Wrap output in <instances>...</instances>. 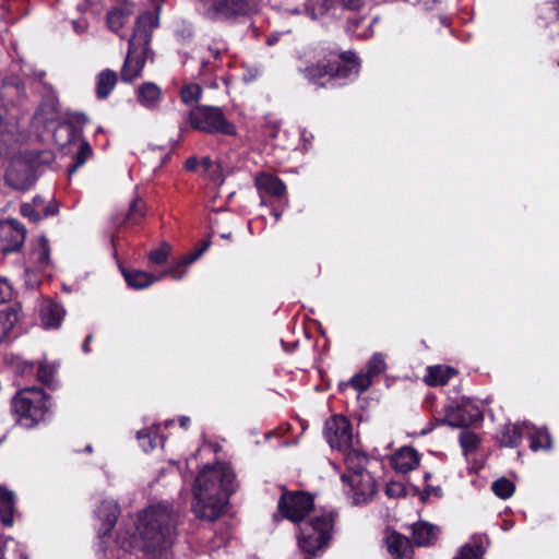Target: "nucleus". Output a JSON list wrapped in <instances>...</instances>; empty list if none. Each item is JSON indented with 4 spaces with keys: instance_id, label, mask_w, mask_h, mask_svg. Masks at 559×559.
<instances>
[{
    "instance_id": "29",
    "label": "nucleus",
    "mask_w": 559,
    "mask_h": 559,
    "mask_svg": "<svg viewBox=\"0 0 559 559\" xmlns=\"http://www.w3.org/2000/svg\"><path fill=\"white\" fill-rule=\"evenodd\" d=\"M60 367L59 361H49L47 359L38 361L37 378L40 382L52 386L55 384V376Z\"/></svg>"
},
{
    "instance_id": "44",
    "label": "nucleus",
    "mask_w": 559,
    "mask_h": 559,
    "mask_svg": "<svg viewBox=\"0 0 559 559\" xmlns=\"http://www.w3.org/2000/svg\"><path fill=\"white\" fill-rule=\"evenodd\" d=\"M13 289L5 278H0V302H7L12 299Z\"/></svg>"
},
{
    "instance_id": "28",
    "label": "nucleus",
    "mask_w": 559,
    "mask_h": 559,
    "mask_svg": "<svg viewBox=\"0 0 559 559\" xmlns=\"http://www.w3.org/2000/svg\"><path fill=\"white\" fill-rule=\"evenodd\" d=\"M377 19H367L365 16H352L348 17V29L355 34L357 37L367 38L370 37L373 32L371 29V24L376 22Z\"/></svg>"
},
{
    "instance_id": "19",
    "label": "nucleus",
    "mask_w": 559,
    "mask_h": 559,
    "mask_svg": "<svg viewBox=\"0 0 559 559\" xmlns=\"http://www.w3.org/2000/svg\"><path fill=\"white\" fill-rule=\"evenodd\" d=\"M119 513L120 509L116 501L110 499L102 501L96 511V515L103 522V527L106 533L112 530L118 520Z\"/></svg>"
},
{
    "instance_id": "25",
    "label": "nucleus",
    "mask_w": 559,
    "mask_h": 559,
    "mask_svg": "<svg viewBox=\"0 0 559 559\" xmlns=\"http://www.w3.org/2000/svg\"><path fill=\"white\" fill-rule=\"evenodd\" d=\"M485 538L483 536H473L468 543L462 546L459 555L454 559H484Z\"/></svg>"
},
{
    "instance_id": "17",
    "label": "nucleus",
    "mask_w": 559,
    "mask_h": 559,
    "mask_svg": "<svg viewBox=\"0 0 559 559\" xmlns=\"http://www.w3.org/2000/svg\"><path fill=\"white\" fill-rule=\"evenodd\" d=\"M162 99V90L152 82L141 84L136 88V100L146 109H155Z\"/></svg>"
},
{
    "instance_id": "30",
    "label": "nucleus",
    "mask_w": 559,
    "mask_h": 559,
    "mask_svg": "<svg viewBox=\"0 0 559 559\" xmlns=\"http://www.w3.org/2000/svg\"><path fill=\"white\" fill-rule=\"evenodd\" d=\"M132 11L130 9H121V8H115L111 11L108 12L107 15V24L108 27L115 32L118 33L120 28L124 26V24L129 21V17L131 15Z\"/></svg>"
},
{
    "instance_id": "16",
    "label": "nucleus",
    "mask_w": 559,
    "mask_h": 559,
    "mask_svg": "<svg viewBox=\"0 0 559 559\" xmlns=\"http://www.w3.org/2000/svg\"><path fill=\"white\" fill-rule=\"evenodd\" d=\"M386 547L389 554L394 559H412L413 548L411 542L399 533H391L386 537Z\"/></svg>"
},
{
    "instance_id": "35",
    "label": "nucleus",
    "mask_w": 559,
    "mask_h": 559,
    "mask_svg": "<svg viewBox=\"0 0 559 559\" xmlns=\"http://www.w3.org/2000/svg\"><path fill=\"white\" fill-rule=\"evenodd\" d=\"M49 253L48 240L44 237L39 238L37 248L33 251L34 259L39 265H47L49 263Z\"/></svg>"
},
{
    "instance_id": "56",
    "label": "nucleus",
    "mask_w": 559,
    "mask_h": 559,
    "mask_svg": "<svg viewBox=\"0 0 559 559\" xmlns=\"http://www.w3.org/2000/svg\"><path fill=\"white\" fill-rule=\"evenodd\" d=\"M203 163H204L205 165H210L211 160H210V158H204V159H203Z\"/></svg>"
},
{
    "instance_id": "47",
    "label": "nucleus",
    "mask_w": 559,
    "mask_h": 559,
    "mask_svg": "<svg viewBox=\"0 0 559 559\" xmlns=\"http://www.w3.org/2000/svg\"><path fill=\"white\" fill-rule=\"evenodd\" d=\"M344 7L355 10L364 5L368 0H340Z\"/></svg>"
},
{
    "instance_id": "11",
    "label": "nucleus",
    "mask_w": 559,
    "mask_h": 559,
    "mask_svg": "<svg viewBox=\"0 0 559 559\" xmlns=\"http://www.w3.org/2000/svg\"><path fill=\"white\" fill-rule=\"evenodd\" d=\"M25 235L24 226L16 219L0 222V252L10 253L20 250Z\"/></svg>"
},
{
    "instance_id": "9",
    "label": "nucleus",
    "mask_w": 559,
    "mask_h": 559,
    "mask_svg": "<svg viewBox=\"0 0 559 559\" xmlns=\"http://www.w3.org/2000/svg\"><path fill=\"white\" fill-rule=\"evenodd\" d=\"M245 0H211L203 7V14L212 21H229L251 12Z\"/></svg>"
},
{
    "instance_id": "55",
    "label": "nucleus",
    "mask_w": 559,
    "mask_h": 559,
    "mask_svg": "<svg viewBox=\"0 0 559 559\" xmlns=\"http://www.w3.org/2000/svg\"><path fill=\"white\" fill-rule=\"evenodd\" d=\"M5 176L8 179H10L12 177V169H9Z\"/></svg>"
},
{
    "instance_id": "21",
    "label": "nucleus",
    "mask_w": 559,
    "mask_h": 559,
    "mask_svg": "<svg viewBox=\"0 0 559 559\" xmlns=\"http://www.w3.org/2000/svg\"><path fill=\"white\" fill-rule=\"evenodd\" d=\"M15 493L5 486H0V521L4 525L13 524Z\"/></svg>"
},
{
    "instance_id": "13",
    "label": "nucleus",
    "mask_w": 559,
    "mask_h": 559,
    "mask_svg": "<svg viewBox=\"0 0 559 559\" xmlns=\"http://www.w3.org/2000/svg\"><path fill=\"white\" fill-rule=\"evenodd\" d=\"M123 275L128 285L136 289L146 288L154 282L167 275H170L174 280H180L182 277V273H179L176 267H171L168 271L163 272L158 277L139 270L124 271Z\"/></svg>"
},
{
    "instance_id": "42",
    "label": "nucleus",
    "mask_w": 559,
    "mask_h": 559,
    "mask_svg": "<svg viewBox=\"0 0 559 559\" xmlns=\"http://www.w3.org/2000/svg\"><path fill=\"white\" fill-rule=\"evenodd\" d=\"M460 441H461L462 448L465 451H472V450L476 449L479 440L475 433L464 432L461 435Z\"/></svg>"
},
{
    "instance_id": "50",
    "label": "nucleus",
    "mask_w": 559,
    "mask_h": 559,
    "mask_svg": "<svg viewBox=\"0 0 559 559\" xmlns=\"http://www.w3.org/2000/svg\"><path fill=\"white\" fill-rule=\"evenodd\" d=\"M92 341V335H87L83 345H82V348L85 353H88L90 352V348H88V345H90V342Z\"/></svg>"
},
{
    "instance_id": "7",
    "label": "nucleus",
    "mask_w": 559,
    "mask_h": 559,
    "mask_svg": "<svg viewBox=\"0 0 559 559\" xmlns=\"http://www.w3.org/2000/svg\"><path fill=\"white\" fill-rule=\"evenodd\" d=\"M189 120L195 130L202 132L227 135L236 133L235 127L226 120L218 107L197 106L190 111Z\"/></svg>"
},
{
    "instance_id": "2",
    "label": "nucleus",
    "mask_w": 559,
    "mask_h": 559,
    "mask_svg": "<svg viewBox=\"0 0 559 559\" xmlns=\"http://www.w3.org/2000/svg\"><path fill=\"white\" fill-rule=\"evenodd\" d=\"M235 474L230 467L216 464L204 467L195 479L192 510L197 518L217 520L225 508L227 497L234 491Z\"/></svg>"
},
{
    "instance_id": "26",
    "label": "nucleus",
    "mask_w": 559,
    "mask_h": 559,
    "mask_svg": "<svg viewBox=\"0 0 559 559\" xmlns=\"http://www.w3.org/2000/svg\"><path fill=\"white\" fill-rule=\"evenodd\" d=\"M368 457L357 451H348L345 455L346 473L342 476H352L355 473H368L366 465Z\"/></svg>"
},
{
    "instance_id": "27",
    "label": "nucleus",
    "mask_w": 559,
    "mask_h": 559,
    "mask_svg": "<svg viewBox=\"0 0 559 559\" xmlns=\"http://www.w3.org/2000/svg\"><path fill=\"white\" fill-rule=\"evenodd\" d=\"M41 322L46 328H57L63 319V310L57 304H47L40 310Z\"/></svg>"
},
{
    "instance_id": "3",
    "label": "nucleus",
    "mask_w": 559,
    "mask_h": 559,
    "mask_svg": "<svg viewBox=\"0 0 559 559\" xmlns=\"http://www.w3.org/2000/svg\"><path fill=\"white\" fill-rule=\"evenodd\" d=\"M158 26V16L145 12L136 20L133 34L129 40V49L120 71V78L131 83L142 74V70L150 53L152 29Z\"/></svg>"
},
{
    "instance_id": "46",
    "label": "nucleus",
    "mask_w": 559,
    "mask_h": 559,
    "mask_svg": "<svg viewBox=\"0 0 559 559\" xmlns=\"http://www.w3.org/2000/svg\"><path fill=\"white\" fill-rule=\"evenodd\" d=\"M21 214L32 222H38L40 219V214L34 209L32 204H23L21 206Z\"/></svg>"
},
{
    "instance_id": "49",
    "label": "nucleus",
    "mask_w": 559,
    "mask_h": 559,
    "mask_svg": "<svg viewBox=\"0 0 559 559\" xmlns=\"http://www.w3.org/2000/svg\"><path fill=\"white\" fill-rule=\"evenodd\" d=\"M209 50L211 51V53L213 55V57L217 58L219 57L221 52L226 50L225 46L223 45L222 47H209Z\"/></svg>"
},
{
    "instance_id": "41",
    "label": "nucleus",
    "mask_w": 559,
    "mask_h": 559,
    "mask_svg": "<svg viewBox=\"0 0 559 559\" xmlns=\"http://www.w3.org/2000/svg\"><path fill=\"white\" fill-rule=\"evenodd\" d=\"M169 252L170 247L166 243H163L158 249H155L150 252V261L155 264H163L167 261Z\"/></svg>"
},
{
    "instance_id": "54",
    "label": "nucleus",
    "mask_w": 559,
    "mask_h": 559,
    "mask_svg": "<svg viewBox=\"0 0 559 559\" xmlns=\"http://www.w3.org/2000/svg\"><path fill=\"white\" fill-rule=\"evenodd\" d=\"M56 211H49V207L45 210V216L53 215Z\"/></svg>"
},
{
    "instance_id": "1",
    "label": "nucleus",
    "mask_w": 559,
    "mask_h": 559,
    "mask_svg": "<svg viewBox=\"0 0 559 559\" xmlns=\"http://www.w3.org/2000/svg\"><path fill=\"white\" fill-rule=\"evenodd\" d=\"M178 516L167 502L150 506L140 514L135 544L147 559H166L175 539Z\"/></svg>"
},
{
    "instance_id": "53",
    "label": "nucleus",
    "mask_w": 559,
    "mask_h": 559,
    "mask_svg": "<svg viewBox=\"0 0 559 559\" xmlns=\"http://www.w3.org/2000/svg\"><path fill=\"white\" fill-rule=\"evenodd\" d=\"M290 12L293 13H300L302 11L301 8H294V9H289Z\"/></svg>"
},
{
    "instance_id": "37",
    "label": "nucleus",
    "mask_w": 559,
    "mask_h": 559,
    "mask_svg": "<svg viewBox=\"0 0 559 559\" xmlns=\"http://www.w3.org/2000/svg\"><path fill=\"white\" fill-rule=\"evenodd\" d=\"M138 440L141 445V448L147 452L157 445V436L154 430L151 429H143L138 432Z\"/></svg>"
},
{
    "instance_id": "39",
    "label": "nucleus",
    "mask_w": 559,
    "mask_h": 559,
    "mask_svg": "<svg viewBox=\"0 0 559 559\" xmlns=\"http://www.w3.org/2000/svg\"><path fill=\"white\" fill-rule=\"evenodd\" d=\"M145 213V203L141 199H135L130 205L127 219L132 223H138Z\"/></svg>"
},
{
    "instance_id": "58",
    "label": "nucleus",
    "mask_w": 559,
    "mask_h": 559,
    "mask_svg": "<svg viewBox=\"0 0 559 559\" xmlns=\"http://www.w3.org/2000/svg\"><path fill=\"white\" fill-rule=\"evenodd\" d=\"M85 451H86V452H92V447H91V445H87V447L85 448Z\"/></svg>"
},
{
    "instance_id": "10",
    "label": "nucleus",
    "mask_w": 559,
    "mask_h": 559,
    "mask_svg": "<svg viewBox=\"0 0 559 559\" xmlns=\"http://www.w3.org/2000/svg\"><path fill=\"white\" fill-rule=\"evenodd\" d=\"M342 480L350 487L354 504L368 503L377 492L376 480L369 472L342 476Z\"/></svg>"
},
{
    "instance_id": "40",
    "label": "nucleus",
    "mask_w": 559,
    "mask_h": 559,
    "mask_svg": "<svg viewBox=\"0 0 559 559\" xmlns=\"http://www.w3.org/2000/svg\"><path fill=\"white\" fill-rule=\"evenodd\" d=\"M372 383V377L368 372H359L350 379L352 386L358 392H365Z\"/></svg>"
},
{
    "instance_id": "23",
    "label": "nucleus",
    "mask_w": 559,
    "mask_h": 559,
    "mask_svg": "<svg viewBox=\"0 0 559 559\" xmlns=\"http://www.w3.org/2000/svg\"><path fill=\"white\" fill-rule=\"evenodd\" d=\"M524 431L528 432V426L523 425H506L500 433V442L504 447H516L522 441Z\"/></svg>"
},
{
    "instance_id": "52",
    "label": "nucleus",
    "mask_w": 559,
    "mask_h": 559,
    "mask_svg": "<svg viewBox=\"0 0 559 559\" xmlns=\"http://www.w3.org/2000/svg\"><path fill=\"white\" fill-rule=\"evenodd\" d=\"M74 28H75V29H76V32H79V33H82V32H84V29H85V27H84V26L79 25V23H76V22L74 23Z\"/></svg>"
},
{
    "instance_id": "15",
    "label": "nucleus",
    "mask_w": 559,
    "mask_h": 559,
    "mask_svg": "<svg viewBox=\"0 0 559 559\" xmlns=\"http://www.w3.org/2000/svg\"><path fill=\"white\" fill-rule=\"evenodd\" d=\"M440 535V528L428 522H417L412 527V539L418 547L433 545Z\"/></svg>"
},
{
    "instance_id": "22",
    "label": "nucleus",
    "mask_w": 559,
    "mask_h": 559,
    "mask_svg": "<svg viewBox=\"0 0 559 559\" xmlns=\"http://www.w3.org/2000/svg\"><path fill=\"white\" fill-rule=\"evenodd\" d=\"M480 418V412L476 407L467 409V406L461 405L450 415L449 421L452 426L465 427Z\"/></svg>"
},
{
    "instance_id": "20",
    "label": "nucleus",
    "mask_w": 559,
    "mask_h": 559,
    "mask_svg": "<svg viewBox=\"0 0 559 559\" xmlns=\"http://www.w3.org/2000/svg\"><path fill=\"white\" fill-rule=\"evenodd\" d=\"M456 374L455 369L448 366H430L427 368V373L424 381L429 386L445 385L449 380Z\"/></svg>"
},
{
    "instance_id": "32",
    "label": "nucleus",
    "mask_w": 559,
    "mask_h": 559,
    "mask_svg": "<svg viewBox=\"0 0 559 559\" xmlns=\"http://www.w3.org/2000/svg\"><path fill=\"white\" fill-rule=\"evenodd\" d=\"M92 154L93 151L91 145L87 142H82L76 154L74 155V164L68 169L69 176L73 175L79 167L84 165V163L92 156Z\"/></svg>"
},
{
    "instance_id": "48",
    "label": "nucleus",
    "mask_w": 559,
    "mask_h": 559,
    "mask_svg": "<svg viewBox=\"0 0 559 559\" xmlns=\"http://www.w3.org/2000/svg\"><path fill=\"white\" fill-rule=\"evenodd\" d=\"M197 165H198V160L194 157H191L186 162V168H187V170H190V171L194 170L197 168Z\"/></svg>"
},
{
    "instance_id": "6",
    "label": "nucleus",
    "mask_w": 559,
    "mask_h": 559,
    "mask_svg": "<svg viewBox=\"0 0 559 559\" xmlns=\"http://www.w3.org/2000/svg\"><path fill=\"white\" fill-rule=\"evenodd\" d=\"M358 71V61L353 52H344L337 59L328 63L310 64L301 70L304 76L314 84L324 86L320 81L324 78L328 80L346 79Z\"/></svg>"
},
{
    "instance_id": "8",
    "label": "nucleus",
    "mask_w": 559,
    "mask_h": 559,
    "mask_svg": "<svg viewBox=\"0 0 559 559\" xmlns=\"http://www.w3.org/2000/svg\"><path fill=\"white\" fill-rule=\"evenodd\" d=\"M313 506L312 496L304 491H284L277 502L280 513L294 523L302 522Z\"/></svg>"
},
{
    "instance_id": "34",
    "label": "nucleus",
    "mask_w": 559,
    "mask_h": 559,
    "mask_svg": "<svg viewBox=\"0 0 559 559\" xmlns=\"http://www.w3.org/2000/svg\"><path fill=\"white\" fill-rule=\"evenodd\" d=\"M386 369L385 357L381 353H374L367 364V371L372 378L380 376Z\"/></svg>"
},
{
    "instance_id": "33",
    "label": "nucleus",
    "mask_w": 559,
    "mask_h": 559,
    "mask_svg": "<svg viewBox=\"0 0 559 559\" xmlns=\"http://www.w3.org/2000/svg\"><path fill=\"white\" fill-rule=\"evenodd\" d=\"M491 489L497 497L508 499L514 493L515 486L510 479L501 477L492 483Z\"/></svg>"
},
{
    "instance_id": "18",
    "label": "nucleus",
    "mask_w": 559,
    "mask_h": 559,
    "mask_svg": "<svg viewBox=\"0 0 559 559\" xmlns=\"http://www.w3.org/2000/svg\"><path fill=\"white\" fill-rule=\"evenodd\" d=\"M254 183L260 192L272 197H281L286 190L285 185L280 178L265 173L258 174L254 178Z\"/></svg>"
},
{
    "instance_id": "5",
    "label": "nucleus",
    "mask_w": 559,
    "mask_h": 559,
    "mask_svg": "<svg viewBox=\"0 0 559 559\" xmlns=\"http://www.w3.org/2000/svg\"><path fill=\"white\" fill-rule=\"evenodd\" d=\"M48 399L39 388L20 390L12 400V409L20 424L31 428L41 421L49 411Z\"/></svg>"
},
{
    "instance_id": "57",
    "label": "nucleus",
    "mask_w": 559,
    "mask_h": 559,
    "mask_svg": "<svg viewBox=\"0 0 559 559\" xmlns=\"http://www.w3.org/2000/svg\"><path fill=\"white\" fill-rule=\"evenodd\" d=\"M230 234H222V238H229Z\"/></svg>"
},
{
    "instance_id": "12",
    "label": "nucleus",
    "mask_w": 559,
    "mask_h": 559,
    "mask_svg": "<svg viewBox=\"0 0 559 559\" xmlns=\"http://www.w3.org/2000/svg\"><path fill=\"white\" fill-rule=\"evenodd\" d=\"M325 437L332 448L349 447L353 438L349 420L344 416H334L325 424Z\"/></svg>"
},
{
    "instance_id": "43",
    "label": "nucleus",
    "mask_w": 559,
    "mask_h": 559,
    "mask_svg": "<svg viewBox=\"0 0 559 559\" xmlns=\"http://www.w3.org/2000/svg\"><path fill=\"white\" fill-rule=\"evenodd\" d=\"M385 492L391 498H399L406 495V489L402 483L390 481L385 487Z\"/></svg>"
},
{
    "instance_id": "45",
    "label": "nucleus",
    "mask_w": 559,
    "mask_h": 559,
    "mask_svg": "<svg viewBox=\"0 0 559 559\" xmlns=\"http://www.w3.org/2000/svg\"><path fill=\"white\" fill-rule=\"evenodd\" d=\"M207 247H209V243L205 242L201 249L183 257L182 260L180 261L179 265H185V266L190 265L191 263H193L195 260H198L201 257V254L207 249Z\"/></svg>"
},
{
    "instance_id": "14",
    "label": "nucleus",
    "mask_w": 559,
    "mask_h": 559,
    "mask_svg": "<svg viewBox=\"0 0 559 559\" xmlns=\"http://www.w3.org/2000/svg\"><path fill=\"white\" fill-rule=\"evenodd\" d=\"M420 456L411 447H403L392 455L391 462L396 472L406 474L419 465Z\"/></svg>"
},
{
    "instance_id": "24",
    "label": "nucleus",
    "mask_w": 559,
    "mask_h": 559,
    "mask_svg": "<svg viewBox=\"0 0 559 559\" xmlns=\"http://www.w3.org/2000/svg\"><path fill=\"white\" fill-rule=\"evenodd\" d=\"M117 73L106 69L98 73L96 78V95L98 98H106L117 84Z\"/></svg>"
},
{
    "instance_id": "4",
    "label": "nucleus",
    "mask_w": 559,
    "mask_h": 559,
    "mask_svg": "<svg viewBox=\"0 0 559 559\" xmlns=\"http://www.w3.org/2000/svg\"><path fill=\"white\" fill-rule=\"evenodd\" d=\"M337 513L322 512L299 526L298 545L300 549L314 556L318 551L329 547L335 531Z\"/></svg>"
},
{
    "instance_id": "31",
    "label": "nucleus",
    "mask_w": 559,
    "mask_h": 559,
    "mask_svg": "<svg viewBox=\"0 0 559 559\" xmlns=\"http://www.w3.org/2000/svg\"><path fill=\"white\" fill-rule=\"evenodd\" d=\"M17 320L16 310L7 308L0 311V343L7 338Z\"/></svg>"
},
{
    "instance_id": "36",
    "label": "nucleus",
    "mask_w": 559,
    "mask_h": 559,
    "mask_svg": "<svg viewBox=\"0 0 559 559\" xmlns=\"http://www.w3.org/2000/svg\"><path fill=\"white\" fill-rule=\"evenodd\" d=\"M551 447V438L546 430L537 429L532 435L531 448L534 451L539 449H550Z\"/></svg>"
},
{
    "instance_id": "38",
    "label": "nucleus",
    "mask_w": 559,
    "mask_h": 559,
    "mask_svg": "<svg viewBox=\"0 0 559 559\" xmlns=\"http://www.w3.org/2000/svg\"><path fill=\"white\" fill-rule=\"evenodd\" d=\"M201 92L200 85L188 84L181 90V100L187 105L193 104L199 100Z\"/></svg>"
},
{
    "instance_id": "51",
    "label": "nucleus",
    "mask_w": 559,
    "mask_h": 559,
    "mask_svg": "<svg viewBox=\"0 0 559 559\" xmlns=\"http://www.w3.org/2000/svg\"><path fill=\"white\" fill-rule=\"evenodd\" d=\"M188 424H189V418L188 417H181L180 418V426L182 428H187Z\"/></svg>"
}]
</instances>
